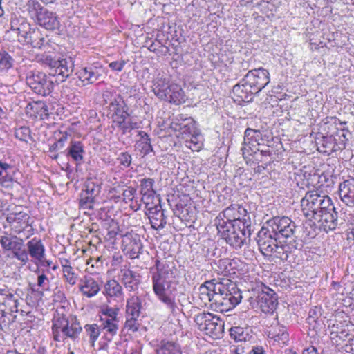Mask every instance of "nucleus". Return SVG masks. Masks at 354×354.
Wrapping results in <instances>:
<instances>
[{"instance_id": "obj_49", "label": "nucleus", "mask_w": 354, "mask_h": 354, "mask_svg": "<svg viewBox=\"0 0 354 354\" xmlns=\"http://www.w3.org/2000/svg\"><path fill=\"white\" fill-rule=\"evenodd\" d=\"M162 354H181L179 346L173 342H167L160 348Z\"/></svg>"}, {"instance_id": "obj_3", "label": "nucleus", "mask_w": 354, "mask_h": 354, "mask_svg": "<svg viewBox=\"0 0 354 354\" xmlns=\"http://www.w3.org/2000/svg\"><path fill=\"white\" fill-rule=\"evenodd\" d=\"M207 285L214 295V310L227 311L241 303L242 291L236 282L228 279H216L207 281Z\"/></svg>"}, {"instance_id": "obj_42", "label": "nucleus", "mask_w": 354, "mask_h": 354, "mask_svg": "<svg viewBox=\"0 0 354 354\" xmlns=\"http://www.w3.org/2000/svg\"><path fill=\"white\" fill-rule=\"evenodd\" d=\"M13 64V59L11 56L5 50H0V71H5L10 69Z\"/></svg>"}, {"instance_id": "obj_58", "label": "nucleus", "mask_w": 354, "mask_h": 354, "mask_svg": "<svg viewBox=\"0 0 354 354\" xmlns=\"http://www.w3.org/2000/svg\"><path fill=\"white\" fill-rule=\"evenodd\" d=\"M136 190L132 187H127L124 189L122 193V200L127 203L131 201L136 194Z\"/></svg>"}, {"instance_id": "obj_61", "label": "nucleus", "mask_w": 354, "mask_h": 354, "mask_svg": "<svg viewBox=\"0 0 354 354\" xmlns=\"http://www.w3.org/2000/svg\"><path fill=\"white\" fill-rule=\"evenodd\" d=\"M243 346L242 345H232L230 347L229 354H243Z\"/></svg>"}, {"instance_id": "obj_60", "label": "nucleus", "mask_w": 354, "mask_h": 354, "mask_svg": "<svg viewBox=\"0 0 354 354\" xmlns=\"http://www.w3.org/2000/svg\"><path fill=\"white\" fill-rule=\"evenodd\" d=\"M230 267L232 268V270H235L233 271V274H236L240 279H242V275L243 274V270H242V266H241V268L238 266V261L236 259H234L232 260V261L230 263Z\"/></svg>"}, {"instance_id": "obj_21", "label": "nucleus", "mask_w": 354, "mask_h": 354, "mask_svg": "<svg viewBox=\"0 0 354 354\" xmlns=\"http://www.w3.org/2000/svg\"><path fill=\"white\" fill-rule=\"evenodd\" d=\"M105 69L102 64L96 62L80 68L77 74L80 80L85 84H94L104 75Z\"/></svg>"}, {"instance_id": "obj_47", "label": "nucleus", "mask_w": 354, "mask_h": 354, "mask_svg": "<svg viewBox=\"0 0 354 354\" xmlns=\"http://www.w3.org/2000/svg\"><path fill=\"white\" fill-rule=\"evenodd\" d=\"M94 198V197L88 195V194L84 192H82V193L80 194V206L82 209H93Z\"/></svg>"}, {"instance_id": "obj_41", "label": "nucleus", "mask_w": 354, "mask_h": 354, "mask_svg": "<svg viewBox=\"0 0 354 354\" xmlns=\"http://www.w3.org/2000/svg\"><path fill=\"white\" fill-rule=\"evenodd\" d=\"M35 273L37 274V290H47L50 283V279L47 276L49 273L45 272L41 268H36Z\"/></svg>"}, {"instance_id": "obj_6", "label": "nucleus", "mask_w": 354, "mask_h": 354, "mask_svg": "<svg viewBox=\"0 0 354 354\" xmlns=\"http://www.w3.org/2000/svg\"><path fill=\"white\" fill-rule=\"evenodd\" d=\"M52 337L54 341L63 342L66 339L79 340L82 328L76 317L68 319L64 314L57 313L52 319Z\"/></svg>"}, {"instance_id": "obj_11", "label": "nucleus", "mask_w": 354, "mask_h": 354, "mask_svg": "<svg viewBox=\"0 0 354 354\" xmlns=\"http://www.w3.org/2000/svg\"><path fill=\"white\" fill-rule=\"evenodd\" d=\"M194 322L200 330L214 339L221 337L224 332L223 321L210 313L203 312L197 314Z\"/></svg>"}, {"instance_id": "obj_27", "label": "nucleus", "mask_w": 354, "mask_h": 354, "mask_svg": "<svg viewBox=\"0 0 354 354\" xmlns=\"http://www.w3.org/2000/svg\"><path fill=\"white\" fill-rule=\"evenodd\" d=\"M330 207L331 209H330V210L327 209V210L324 212L322 211V212L318 214L319 218L314 220V221L320 223L324 230L326 232L333 230L337 227V212L331 201Z\"/></svg>"}, {"instance_id": "obj_17", "label": "nucleus", "mask_w": 354, "mask_h": 354, "mask_svg": "<svg viewBox=\"0 0 354 354\" xmlns=\"http://www.w3.org/2000/svg\"><path fill=\"white\" fill-rule=\"evenodd\" d=\"M19 297L13 291L6 286L0 288V318L18 313Z\"/></svg>"}, {"instance_id": "obj_64", "label": "nucleus", "mask_w": 354, "mask_h": 354, "mask_svg": "<svg viewBox=\"0 0 354 354\" xmlns=\"http://www.w3.org/2000/svg\"><path fill=\"white\" fill-rule=\"evenodd\" d=\"M248 354H266L262 346H252Z\"/></svg>"}, {"instance_id": "obj_56", "label": "nucleus", "mask_w": 354, "mask_h": 354, "mask_svg": "<svg viewBox=\"0 0 354 354\" xmlns=\"http://www.w3.org/2000/svg\"><path fill=\"white\" fill-rule=\"evenodd\" d=\"M138 318L132 316H126L125 327L132 332L138 331L139 328Z\"/></svg>"}, {"instance_id": "obj_50", "label": "nucleus", "mask_w": 354, "mask_h": 354, "mask_svg": "<svg viewBox=\"0 0 354 354\" xmlns=\"http://www.w3.org/2000/svg\"><path fill=\"white\" fill-rule=\"evenodd\" d=\"M15 137L21 141L28 142L30 138V129L27 127H21L15 130Z\"/></svg>"}, {"instance_id": "obj_45", "label": "nucleus", "mask_w": 354, "mask_h": 354, "mask_svg": "<svg viewBox=\"0 0 354 354\" xmlns=\"http://www.w3.org/2000/svg\"><path fill=\"white\" fill-rule=\"evenodd\" d=\"M119 312L118 308H112L109 306H104L102 308L100 313V319H118V315Z\"/></svg>"}, {"instance_id": "obj_22", "label": "nucleus", "mask_w": 354, "mask_h": 354, "mask_svg": "<svg viewBox=\"0 0 354 354\" xmlns=\"http://www.w3.org/2000/svg\"><path fill=\"white\" fill-rule=\"evenodd\" d=\"M123 251L133 259L138 258L142 252V244L138 234L128 232L122 238Z\"/></svg>"}, {"instance_id": "obj_34", "label": "nucleus", "mask_w": 354, "mask_h": 354, "mask_svg": "<svg viewBox=\"0 0 354 354\" xmlns=\"http://www.w3.org/2000/svg\"><path fill=\"white\" fill-rule=\"evenodd\" d=\"M26 113L30 116L45 120L48 118V109L43 102H32L28 103L26 107Z\"/></svg>"}, {"instance_id": "obj_12", "label": "nucleus", "mask_w": 354, "mask_h": 354, "mask_svg": "<svg viewBox=\"0 0 354 354\" xmlns=\"http://www.w3.org/2000/svg\"><path fill=\"white\" fill-rule=\"evenodd\" d=\"M6 220L10 229L16 234H23L26 239L32 236L35 233L30 216L28 214L22 211H13L4 214Z\"/></svg>"}, {"instance_id": "obj_40", "label": "nucleus", "mask_w": 354, "mask_h": 354, "mask_svg": "<svg viewBox=\"0 0 354 354\" xmlns=\"http://www.w3.org/2000/svg\"><path fill=\"white\" fill-rule=\"evenodd\" d=\"M185 139V145L193 151H198L203 146V138L200 131H198Z\"/></svg>"}, {"instance_id": "obj_23", "label": "nucleus", "mask_w": 354, "mask_h": 354, "mask_svg": "<svg viewBox=\"0 0 354 354\" xmlns=\"http://www.w3.org/2000/svg\"><path fill=\"white\" fill-rule=\"evenodd\" d=\"M160 203L156 202L150 206H145L151 227L155 230L162 229L167 224V217Z\"/></svg>"}, {"instance_id": "obj_52", "label": "nucleus", "mask_w": 354, "mask_h": 354, "mask_svg": "<svg viewBox=\"0 0 354 354\" xmlns=\"http://www.w3.org/2000/svg\"><path fill=\"white\" fill-rule=\"evenodd\" d=\"M88 195L95 197L100 192V187L93 181H88L86 183L85 189L82 191Z\"/></svg>"}, {"instance_id": "obj_31", "label": "nucleus", "mask_w": 354, "mask_h": 354, "mask_svg": "<svg viewBox=\"0 0 354 354\" xmlns=\"http://www.w3.org/2000/svg\"><path fill=\"white\" fill-rule=\"evenodd\" d=\"M339 194L341 200L348 207H354V178L339 184Z\"/></svg>"}, {"instance_id": "obj_16", "label": "nucleus", "mask_w": 354, "mask_h": 354, "mask_svg": "<svg viewBox=\"0 0 354 354\" xmlns=\"http://www.w3.org/2000/svg\"><path fill=\"white\" fill-rule=\"evenodd\" d=\"M0 245L4 251L10 252L12 258L19 262L25 254L24 240L11 232L4 231L0 233Z\"/></svg>"}, {"instance_id": "obj_54", "label": "nucleus", "mask_w": 354, "mask_h": 354, "mask_svg": "<svg viewBox=\"0 0 354 354\" xmlns=\"http://www.w3.org/2000/svg\"><path fill=\"white\" fill-rule=\"evenodd\" d=\"M117 160L120 166L124 168H128L131 164L132 158L128 152H122L118 155Z\"/></svg>"}, {"instance_id": "obj_9", "label": "nucleus", "mask_w": 354, "mask_h": 354, "mask_svg": "<svg viewBox=\"0 0 354 354\" xmlns=\"http://www.w3.org/2000/svg\"><path fill=\"white\" fill-rule=\"evenodd\" d=\"M330 201L328 196H322L317 191L308 192L301 201L303 214L309 220L317 219L322 211L331 209Z\"/></svg>"}, {"instance_id": "obj_13", "label": "nucleus", "mask_w": 354, "mask_h": 354, "mask_svg": "<svg viewBox=\"0 0 354 354\" xmlns=\"http://www.w3.org/2000/svg\"><path fill=\"white\" fill-rule=\"evenodd\" d=\"M26 81L32 91L41 96L48 95L54 88L53 80L46 73L41 71H28Z\"/></svg>"}, {"instance_id": "obj_48", "label": "nucleus", "mask_w": 354, "mask_h": 354, "mask_svg": "<svg viewBox=\"0 0 354 354\" xmlns=\"http://www.w3.org/2000/svg\"><path fill=\"white\" fill-rule=\"evenodd\" d=\"M234 326H232L230 330L231 338L236 342H241L243 340V328L239 325L236 326V322H234Z\"/></svg>"}, {"instance_id": "obj_4", "label": "nucleus", "mask_w": 354, "mask_h": 354, "mask_svg": "<svg viewBox=\"0 0 354 354\" xmlns=\"http://www.w3.org/2000/svg\"><path fill=\"white\" fill-rule=\"evenodd\" d=\"M43 53L37 54L35 60L44 67L48 68L50 75L57 77V81L64 82L71 75L74 71V60L71 57L64 58H57L55 50V48L51 44L49 48L45 47L41 49Z\"/></svg>"}, {"instance_id": "obj_1", "label": "nucleus", "mask_w": 354, "mask_h": 354, "mask_svg": "<svg viewBox=\"0 0 354 354\" xmlns=\"http://www.w3.org/2000/svg\"><path fill=\"white\" fill-rule=\"evenodd\" d=\"M176 272L174 263L166 260L156 259L155 266L151 268L153 292L171 312L176 308L175 295L178 283Z\"/></svg>"}, {"instance_id": "obj_7", "label": "nucleus", "mask_w": 354, "mask_h": 354, "mask_svg": "<svg viewBox=\"0 0 354 354\" xmlns=\"http://www.w3.org/2000/svg\"><path fill=\"white\" fill-rule=\"evenodd\" d=\"M30 18L48 30L59 29L60 22L57 15L44 8L37 0H28L25 6Z\"/></svg>"}, {"instance_id": "obj_30", "label": "nucleus", "mask_w": 354, "mask_h": 354, "mask_svg": "<svg viewBox=\"0 0 354 354\" xmlns=\"http://www.w3.org/2000/svg\"><path fill=\"white\" fill-rule=\"evenodd\" d=\"M119 278L127 290L132 292L138 289L140 283L139 274L128 268H122L120 270Z\"/></svg>"}, {"instance_id": "obj_55", "label": "nucleus", "mask_w": 354, "mask_h": 354, "mask_svg": "<svg viewBox=\"0 0 354 354\" xmlns=\"http://www.w3.org/2000/svg\"><path fill=\"white\" fill-rule=\"evenodd\" d=\"M352 214L348 212L347 209L341 208L339 212H337V227L338 225H341L344 223V222L350 221V218H351Z\"/></svg>"}, {"instance_id": "obj_33", "label": "nucleus", "mask_w": 354, "mask_h": 354, "mask_svg": "<svg viewBox=\"0 0 354 354\" xmlns=\"http://www.w3.org/2000/svg\"><path fill=\"white\" fill-rule=\"evenodd\" d=\"M66 156L71 157L77 164H80L83 162L86 152L82 142L71 140L66 149Z\"/></svg>"}, {"instance_id": "obj_53", "label": "nucleus", "mask_w": 354, "mask_h": 354, "mask_svg": "<svg viewBox=\"0 0 354 354\" xmlns=\"http://www.w3.org/2000/svg\"><path fill=\"white\" fill-rule=\"evenodd\" d=\"M64 280L71 286H74L77 281L78 275L75 273L73 268L62 271Z\"/></svg>"}, {"instance_id": "obj_25", "label": "nucleus", "mask_w": 354, "mask_h": 354, "mask_svg": "<svg viewBox=\"0 0 354 354\" xmlns=\"http://www.w3.org/2000/svg\"><path fill=\"white\" fill-rule=\"evenodd\" d=\"M79 290L83 297L91 298L97 295L100 290L98 280L91 276H84L80 280Z\"/></svg>"}, {"instance_id": "obj_2", "label": "nucleus", "mask_w": 354, "mask_h": 354, "mask_svg": "<svg viewBox=\"0 0 354 354\" xmlns=\"http://www.w3.org/2000/svg\"><path fill=\"white\" fill-rule=\"evenodd\" d=\"M252 267V274L245 276V297L251 308H259L266 314H272L278 306L276 292L265 286L259 279V274Z\"/></svg>"}, {"instance_id": "obj_43", "label": "nucleus", "mask_w": 354, "mask_h": 354, "mask_svg": "<svg viewBox=\"0 0 354 354\" xmlns=\"http://www.w3.org/2000/svg\"><path fill=\"white\" fill-rule=\"evenodd\" d=\"M87 335L89 336V341L93 345L100 334V327L97 324H86L84 326Z\"/></svg>"}, {"instance_id": "obj_32", "label": "nucleus", "mask_w": 354, "mask_h": 354, "mask_svg": "<svg viewBox=\"0 0 354 354\" xmlns=\"http://www.w3.org/2000/svg\"><path fill=\"white\" fill-rule=\"evenodd\" d=\"M103 293L107 298L121 301L124 300L123 288L115 279H110L105 283Z\"/></svg>"}, {"instance_id": "obj_28", "label": "nucleus", "mask_w": 354, "mask_h": 354, "mask_svg": "<svg viewBox=\"0 0 354 354\" xmlns=\"http://www.w3.org/2000/svg\"><path fill=\"white\" fill-rule=\"evenodd\" d=\"M118 101L115 100V103H112L111 105L107 106L109 115H111L113 122L115 124H117L118 121L127 120L129 116L128 107L123 98L118 97Z\"/></svg>"}, {"instance_id": "obj_15", "label": "nucleus", "mask_w": 354, "mask_h": 354, "mask_svg": "<svg viewBox=\"0 0 354 354\" xmlns=\"http://www.w3.org/2000/svg\"><path fill=\"white\" fill-rule=\"evenodd\" d=\"M270 82L269 73L263 68L250 70L245 75V91L257 93Z\"/></svg>"}, {"instance_id": "obj_5", "label": "nucleus", "mask_w": 354, "mask_h": 354, "mask_svg": "<svg viewBox=\"0 0 354 354\" xmlns=\"http://www.w3.org/2000/svg\"><path fill=\"white\" fill-rule=\"evenodd\" d=\"M226 212L219 213L214 220L218 234L230 245L241 248L243 244V221L239 218L225 220Z\"/></svg>"}, {"instance_id": "obj_37", "label": "nucleus", "mask_w": 354, "mask_h": 354, "mask_svg": "<svg viewBox=\"0 0 354 354\" xmlns=\"http://www.w3.org/2000/svg\"><path fill=\"white\" fill-rule=\"evenodd\" d=\"M141 308V299L137 296L131 297L127 300L126 316L139 317Z\"/></svg>"}, {"instance_id": "obj_14", "label": "nucleus", "mask_w": 354, "mask_h": 354, "mask_svg": "<svg viewBox=\"0 0 354 354\" xmlns=\"http://www.w3.org/2000/svg\"><path fill=\"white\" fill-rule=\"evenodd\" d=\"M270 232H274L273 235L277 236L280 239L288 240L295 239V232L296 225L290 218L287 216H277L269 220L266 223Z\"/></svg>"}, {"instance_id": "obj_57", "label": "nucleus", "mask_w": 354, "mask_h": 354, "mask_svg": "<svg viewBox=\"0 0 354 354\" xmlns=\"http://www.w3.org/2000/svg\"><path fill=\"white\" fill-rule=\"evenodd\" d=\"M243 93V90L241 88V86L239 84L234 86L232 89V94H233V100L235 102H236L238 104H241V103L243 102V100L239 94Z\"/></svg>"}, {"instance_id": "obj_44", "label": "nucleus", "mask_w": 354, "mask_h": 354, "mask_svg": "<svg viewBox=\"0 0 354 354\" xmlns=\"http://www.w3.org/2000/svg\"><path fill=\"white\" fill-rule=\"evenodd\" d=\"M34 264L37 268H41L45 272L50 274V269L55 271L57 269V266L53 264L51 260L46 259V256H44L41 260L37 261Z\"/></svg>"}, {"instance_id": "obj_26", "label": "nucleus", "mask_w": 354, "mask_h": 354, "mask_svg": "<svg viewBox=\"0 0 354 354\" xmlns=\"http://www.w3.org/2000/svg\"><path fill=\"white\" fill-rule=\"evenodd\" d=\"M154 180L152 178H143L140 180V194L142 201L145 206H150L151 203L160 202L159 198L156 195L153 189Z\"/></svg>"}, {"instance_id": "obj_24", "label": "nucleus", "mask_w": 354, "mask_h": 354, "mask_svg": "<svg viewBox=\"0 0 354 354\" xmlns=\"http://www.w3.org/2000/svg\"><path fill=\"white\" fill-rule=\"evenodd\" d=\"M17 171L15 165L0 160V185L9 187L14 182H17Z\"/></svg>"}, {"instance_id": "obj_46", "label": "nucleus", "mask_w": 354, "mask_h": 354, "mask_svg": "<svg viewBox=\"0 0 354 354\" xmlns=\"http://www.w3.org/2000/svg\"><path fill=\"white\" fill-rule=\"evenodd\" d=\"M116 126L122 131L123 133L130 132L131 130L139 128V124L132 120H123L118 121Z\"/></svg>"}, {"instance_id": "obj_10", "label": "nucleus", "mask_w": 354, "mask_h": 354, "mask_svg": "<svg viewBox=\"0 0 354 354\" xmlns=\"http://www.w3.org/2000/svg\"><path fill=\"white\" fill-rule=\"evenodd\" d=\"M11 31L17 35L18 41L24 44H30L32 48L43 49L49 48V40L45 37L39 29H31L29 24H20Z\"/></svg>"}, {"instance_id": "obj_29", "label": "nucleus", "mask_w": 354, "mask_h": 354, "mask_svg": "<svg viewBox=\"0 0 354 354\" xmlns=\"http://www.w3.org/2000/svg\"><path fill=\"white\" fill-rule=\"evenodd\" d=\"M281 241L279 240L276 244L274 248H273V252L272 255L274 257L279 258L282 261H286L289 257V254L295 250L297 248L298 243L295 239L290 240L288 242L287 240Z\"/></svg>"}, {"instance_id": "obj_63", "label": "nucleus", "mask_w": 354, "mask_h": 354, "mask_svg": "<svg viewBox=\"0 0 354 354\" xmlns=\"http://www.w3.org/2000/svg\"><path fill=\"white\" fill-rule=\"evenodd\" d=\"M353 339L351 342H349L348 344H346L343 346V349L345 352L348 353L350 354H354V342Z\"/></svg>"}, {"instance_id": "obj_36", "label": "nucleus", "mask_w": 354, "mask_h": 354, "mask_svg": "<svg viewBox=\"0 0 354 354\" xmlns=\"http://www.w3.org/2000/svg\"><path fill=\"white\" fill-rule=\"evenodd\" d=\"M198 299L201 300V305L209 306L212 309H214V295L210 290V288L207 285V281L200 286L198 288Z\"/></svg>"}, {"instance_id": "obj_39", "label": "nucleus", "mask_w": 354, "mask_h": 354, "mask_svg": "<svg viewBox=\"0 0 354 354\" xmlns=\"http://www.w3.org/2000/svg\"><path fill=\"white\" fill-rule=\"evenodd\" d=\"M101 330L104 332L106 336H109L112 338L116 335L119 328V319H100Z\"/></svg>"}, {"instance_id": "obj_62", "label": "nucleus", "mask_w": 354, "mask_h": 354, "mask_svg": "<svg viewBox=\"0 0 354 354\" xmlns=\"http://www.w3.org/2000/svg\"><path fill=\"white\" fill-rule=\"evenodd\" d=\"M61 136L57 139L56 142L58 144V147L62 149L68 139V134L66 133H60Z\"/></svg>"}, {"instance_id": "obj_59", "label": "nucleus", "mask_w": 354, "mask_h": 354, "mask_svg": "<svg viewBox=\"0 0 354 354\" xmlns=\"http://www.w3.org/2000/svg\"><path fill=\"white\" fill-rule=\"evenodd\" d=\"M127 64V61L121 59L120 61L112 62L109 64V68L114 71L120 72Z\"/></svg>"}, {"instance_id": "obj_51", "label": "nucleus", "mask_w": 354, "mask_h": 354, "mask_svg": "<svg viewBox=\"0 0 354 354\" xmlns=\"http://www.w3.org/2000/svg\"><path fill=\"white\" fill-rule=\"evenodd\" d=\"M118 97H122L120 95L117 94L109 90H106L102 93V100L104 104L111 105L112 103H115V100H118Z\"/></svg>"}, {"instance_id": "obj_19", "label": "nucleus", "mask_w": 354, "mask_h": 354, "mask_svg": "<svg viewBox=\"0 0 354 354\" xmlns=\"http://www.w3.org/2000/svg\"><path fill=\"white\" fill-rule=\"evenodd\" d=\"M337 136L339 138V142H337V140L332 136H322L320 139L317 138V140L316 141L317 150L320 153L330 155L333 152L344 149L346 142L348 140L346 135L342 133L341 135L337 134Z\"/></svg>"}, {"instance_id": "obj_35", "label": "nucleus", "mask_w": 354, "mask_h": 354, "mask_svg": "<svg viewBox=\"0 0 354 354\" xmlns=\"http://www.w3.org/2000/svg\"><path fill=\"white\" fill-rule=\"evenodd\" d=\"M171 127L175 131H179L183 134L187 135L188 136L199 131L196 127L195 122L192 118L185 119L182 123L172 122Z\"/></svg>"}, {"instance_id": "obj_20", "label": "nucleus", "mask_w": 354, "mask_h": 354, "mask_svg": "<svg viewBox=\"0 0 354 354\" xmlns=\"http://www.w3.org/2000/svg\"><path fill=\"white\" fill-rule=\"evenodd\" d=\"M274 232H270L268 227H263L257 234V243L259 249L265 255H272L273 248L280 240V239L275 235Z\"/></svg>"}, {"instance_id": "obj_18", "label": "nucleus", "mask_w": 354, "mask_h": 354, "mask_svg": "<svg viewBox=\"0 0 354 354\" xmlns=\"http://www.w3.org/2000/svg\"><path fill=\"white\" fill-rule=\"evenodd\" d=\"M44 256H46L45 245L40 238L35 236L26 243L25 254L21 258L20 263L26 265L29 261V257L35 263Z\"/></svg>"}, {"instance_id": "obj_8", "label": "nucleus", "mask_w": 354, "mask_h": 354, "mask_svg": "<svg viewBox=\"0 0 354 354\" xmlns=\"http://www.w3.org/2000/svg\"><path fill=\"white\" fill-rule=\"evenodd\" d=\"M152 91L160 100L180 104L185 102V92L180 85L170 83L165 77H157L153 81Z\"/></svg>"}, {"instance_id": "obj_38", "label": "nucleus", "mask_w": 354, "mask_h": 354, "mask_svg": "<svg viewBox=\"0 0 354 354\" xmlns=\"http://www.w3.org/2000/svg\"><path fill=\"white\" fill-rule=\"evenodd\" d=\"M138 135L140 138L136 142L135 147L142 155H147L153 150L149 136L147 133L142 131H139Z\"/></svg>"}]
</instances>
